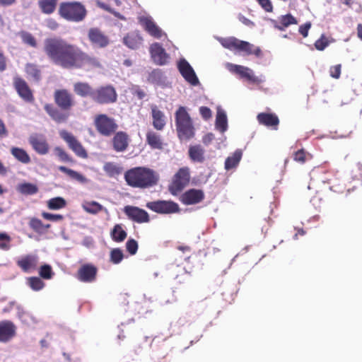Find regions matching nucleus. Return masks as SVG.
I'll list each match as a JSON object with an SVG mask.
<instances>
[{
    "instance_id": "7",
    "label": "nucleus",
    "mask_w": 362,
    "mask_h": 362,
    "mask_svg": "<svg viewBox=\"0 0 362 362\" xmlns=\"http://www.w3.org/2000/svg\"><path fill=\"white\" fill-rule=\"evenodd\" d=\"M219 42L224 48L231 51L243 53L246 55L253 54L257 57L262 55V50L259 47H255L253 44L240 40L235 37L221 38Z\"/></svg>"
},
{
    "instance_id": "23",
    "label": "nucleus",
    "mask_w": 362,
    "mask_h": 362,
    "mask_svg": "<svg viewBox=\"0 0 362 362\" xmlns=\"http://www.w3.org/2000/svg\"><path fill=\"white\" fill-rule=\"evenodd\" d=\"M139 22L144 29L152 37L157 39H160L162 37V30L151 17L141 16L139 18Z\"/></svg>"
},
{
    "instance_id": "47",
    "label": "nucleus",
    "mask_w": 362,
    "mask_h": 362,
    "mask_svg": "<svg viewBox=\"0 0 362 362\" xmlns=\"http://www.w3.org/2000/svg\"><path fill=\"white\" fill-rule=\"evenodd\" d=\"M103 169L109 177H115L121 173V168L113 163H106Z\"/></svg>"
},
{
    "instance_id": "16",
    "label": "nucleus",
    "mask_w": 362,
    "mask_h": 362,
    "mask_svg": "<svg viewBox=\"0 0 362 362\" xmlns=\"http://www.w3.org/2000/svg\"><path fill=\"white\" fill-rule=\"evenodd\" d=\"M230 71L253 84L259 85L264 81L262 77L255 76L252 69L244 66L231 65Z\"/></svg>"
},
{
    "instance_id": "46",
    "label": "nucleus",
    "mask_w": 362,
    "mask_h": 362,
    "mask_svg": "<svg viewBox=\"0 0 362 362\" xmlns=\"http://www.w3.org/2000/svg\"><path fill=\"white\" fill-rule=\"evenodd\" d=\"M28 284L35 291L42 289L45 285L44 281L40 277L37 276L29 277L28 279Z\"/></svg>"
},
{
    "instance_id": "1",
    "label": "nucleus",
    "mask_w": 362,
    "mask_h": 362,
    "mask_svg": "<svg viewBox=\"0 0 362 362\" xmlns=\"http://www.w3.org/2000/svg\"><path fill=\"white\" fill-rule=\"evenodd\" d=\"M43 51L53 64L63 69L91 71L103 68L100 58L61 37L45 39Z\"/></svg>"
},
{
    "instance_id": "2",
    "label": "nucleus",
    "mask_w": 362,
    "mask_h": 362,
    "mask_svg": "<svg viewBox=\"0 0 362 362\" xmlns=\"http://www.w3.org/2000/svg\"><path fill=\"white\" fill-rule=\"evenodd\" d=\"M53 97L59 108L52 103H46L44 110L57 123L66 122L70 115L69 112L75 105L74 95L67 89L62 88L55 90Z\"/></svg>"
},
{
    "instance_id": "24",
    "label": "nucleus",
    "mask_w": 362,
    "mask_h": 362,
    "mask_svg": "<svg viewBox=\"0 0 362 362\" xmlns=\"http://www.w3.org/2000/svg\"><path fill=\"white\" fill-rule=\"evenodd\" d=\"M17 266L24 272H30L37 268L38 257L34 255H26L16 262Z\"/></svg>"
},
{
    "instance_id": "52",
    "label": "nucleus",
    "mask_w": 362,
    "mask_h": 362,
    "mask_svg": "<svg viewBox=\"0 0 362 362\" xmlns=\"http://www.w3.org/2000/svg\"><path fill=\"white\" fill-rule=\"evenodd\" d=\"M21 38L24 43L33 47H37V42L35 38L33 36L32 34L27 33V32H23L21 33Z\"/></svg>"
},
{
    "instance_id": "25",
    "label": "nucleus",
    "mask_w": 362,
    "mask_h": 362,
    "mask_svg": "<svg viewBox=\"0 0 362 362\" xmlns=\"http://www.w3.org/2000/svg\"><path fill=\"white\" fill-rule=\"evenodd\" d=\"M129 137L126 132L120 131L115 133L112 140L114 150L117 152L124 151L129 146Z\"/></svg>"
},
{
    "instance_id": "34",
    "label": "nucleus",
    "mask_w": 362,
    "mask_h": 362,
    "mask_svg": "<svg viewBox=\"0 0 362 362\" xmlns=\"http://www.w3.org/2000/svg\"><path fill=\"white\" fill-rule=\"evenodd\" d=\"M11 155L20 163L23 164H28L31 159L29 154L23 148L13 146L11 150Z\"/></svg>"
},
{
    "instance_id": "28",
    "label": "nucleus",
    "mask_w": 362,
    "mask_h": 362,
    "mask_svg": "<svg viewBox=\"0 0 362 362\" xmlns=\"http://www.w3.org/2000/svg\"><path fill=\"white\" fill-rule=\"evenodd\" d=\"M189 159L194 163H204L205 160V150L199 145H192L188 149Z\"/></svg>"
},
{
    "instance_id": "59",
    "label": "nucleus",
    "mask_w": 362,
    "mask_h": 362,
    "mask_svg": "<svg viewBox=\"0 0 362 362\" xmlns=\"http://www.w3.org/2000/svg\"><path fill=\"white\" fill-rule=\"evenodd\" d=\"M13 308H16L18 310H23V308L20 305H18L16 301H11L9 302L8 306L4 309V312H9Z\"/></svg>"
},
{
    "instance_id": "38",
    "label": "nucleus",
    "mask_w": 362,
    "mask_h": 362,
    "mask_svg": "<svg viewBox=\"0 0 362 362\" xmlns=\"http://www.w3.org/2000/svg\"><path fill=\"white\" fill-rule=\"evenodd\" d=\"M58 169L59 171L66 174L71 179L75 180L81 183H85L87 182V179L83 175L72 169L62 165L59 166Z\"/></svg>"
},
{
    "instance_id": "9",
    "label": "nucleus",
    "mask_w": 362,
    "mask_h": 362,
    "mask_svg": "<svg viewBox=\"0 0 362 362\" xmlns=\"http://www.w3.org/2000/svg\"><path fill=\"white\" fill-rule=\"evenodd\" d=\"M190 181V170L188 167L180 168L173 175L170 183L168 185L169 192L177 196L180 194Z\"/></svg>"
},
{
    "instance_id": "63",
    "label": "nucleus",
    "mask_w": 362,
    "mask_h": 362,
    "mask_svg": "<svg viewBox=\"0 0 362 362\" xmlns=\"http://www.w3.org/2000/svg\"><path fill=\"white\" fill-rule=\"evenodd\" d=\"M134 95L140 100L143 99L146 95L144 91L141 89L136 90L134 92Z\"/></svg>"
},
{
    "instance_id": "27",
    "label": "nucleus",
    "mask_w": 362,
    "mask_h": 362,
    "mask_svg": "<svg viewBox=\"0 0 362 362\" xmlns=\"http://www.w3.org/2000/svg\"><path fill=\"white\" fill-rule=\"evenodd\" d=\"M259 124L277 130L279 124V119L274 113L261 112L257 116Z\"/></svg>"
},
{
    "instance_id": "51",
    "label": "nucleus",
    "mask_w": 362,
    "mask_h": 362,
    "mask_svg": "<svg viewBox=\"0 0 362 362\" xmlns=\"http://www.w3.org/2000/svg\"><path fill=\"white\" fill-rule=\"evenodd\" d=\"M329 45V41L327 37L322 34L320 37L317 40L314 44L316 49L323 51Z\"/></svg>"
},
{
    "instance_id": "4",
    "label": "nucleus",
    "mask_w": 362,
    "mask_h": 362,
    "mask_svg": "<svg viewBox=\"0 0 362 362\" xmlns=\"http://www.w3.org/2000/svg\"><path fill=\"white\" fill-rule=\"evenodd\" d=\"M175 127L180 140H189L195 135L193 122L185 107L180 106L175 113Z\"/></svg>"
},
{
    "instance_id": "55",
    "label": "nucleus",
    "mask_w": 362,
    "mask_h": 362,
    "mask_svg": "<svg viewBox=\"0 0 362 362\" xmlns=\"http://www.w3.org/2000/svg\"><path fill=\"white\" fill-rule=\"evenodd\" d=\"M257 1L266 12L273 11V5L270 0H257Z\"/></svg>"
},
{
    "instance_id": "35",
    "label": "nucleus",
    "mask_w": 362,
    "mask_h": 362,
    "mask_svg": "<svg viewBox=\"0 0 362 362\" xmlns=\"http://www.w3.org/2000/svg\"><path fill=\"white\" fill-rule=\"evenodd\" d=\"M110 236L116 243L123 242L127 237V233L121 223L115 224L110 231Z\"/></svg>"
},
{
    "instance_id": "30",
    "label": "nucleus",
    "mask_w": 362,
    "mask_h": 362,
    "mask_svg": "<svg viewBox=\"0 0 362 362\" xmlns=\"http://www.w3.org/2000/svg\"><path fill=\"white\" fill-rule=\"evenodd\" d=\"M94 89L95 88L86 82H76L74 84V93L82 98L89 96L92 99Z\"/></svg>"
},
{
    "instance_id": "62",
    "label": "nucleus",
    "mask_w": 362,
    "mask_h": 362,
    "mask_svg": "<svg viewBox=\"0 0 362 362\" xmlns=\"http://www.w3.org/2000/svg\"><path fill=\"white\" fill-rule=\"evenodd\" d=\"M238 18L241 23L247 26L253 27L255 25V23L252 21L245 17L244 16L240 15Z\"/></svg>"
},
{
    "instance_id": "64",
    "label": "nucleus",
    "mask_w": 362,
    "mask_h": 362,
    "mask_svg": "<svg viewBox=\"0 0 362 362\" xmlns=\"http://www.w3.org/2000/svg\"><path fill=\"white\" fill-rule=\"evenodd\" d=\"M48 27L52 30L57 29L59 26L58 23L54 20H50L47 22Z\"/></svg>"
},
{
    "instance_id": "40",
    "label": "nucleus",
    "mask_w": 362,
    "mask_h": 362,
    "mask_svg": "<svg viewBox=\"0 0 362 362\" xmlns=\"http://www.w3.org/2000/svg\"><path fill=\"white\" fill-rule=\"evenodd\" d=\"M66 206V201L61 197H57L47 202V206L50 210H59Z\"/></svg>"
},
{
    "instance_id": "8",
    "label": "nucleus",
    "mask_w": 362,
    "mask_h": 362,
    "mask_svg": "<svg viewBox=\"0 0 362 362\" xmlns=\"http://www.w3.org/2000/svg\"><path fill=\"white\" fill-rule=\"evenodd\" d=\"M93 124L99 134L106 137L113 135L118 129V124L115 119L105 114L95 115Z\"/></svg>"
},
{
    "instance_id": "12",
    "label": "nucleus",
    "mask_w": 362,
    "mask_h": 362,
    "mask_svg": "<svg viewBox=\"0 0 362 362\" xmlns=\"http://www.w3.org/2000/svg\"><path fill=\"white\" fill-rule=\"evenodd\" d=\"M98 267L91 263L82 264L76 273V278L81 282L90 284L96 281Z\"/></svg>"
},
{
    "instance_id": "42",
    "label": "nucleus",
    "mask_w": 362,
    "mask_h": 362,
    "mask_svg": "<svg viewBox=\"0 0 362 362\" xmlns=\"http://www.w3.org/2000/svg\"><path fill=\"white\" fill-rule=\"evenodd\" d=\"M18 190L23 194L32 195L38 192V188L34 184L23 183L18 185Z\"/></svg>"
},
{
    "instance_id": "45",
    "label": "nucleus",
    "mask_w": 362,
    "mask_h": 362,
    "mask_svg": "<svg viewBox=\"0 0 362 362\" xmlns=\"http://www.w3.org/2000/svg\"><path fill=\"white\" fill-rule=\"evenodd\" d=\"M124 259L123 251L120 248H113L110 252V261L114 264H119Z\"/></svg>"
},
{
    "instance_id": "36",
    "label": "nucleus",
    "mask_w": 362,
    "mask_h": 362,
    "mask_svg": "<svg viewBox=\"0 0 362 362\" xmlns=\"http://www.w3.org/2000/svg\"><path fill=\"white\" fill-rule=\"evenodd\" d=\"M243 156L240 149H237L230 156H228L225 161V168L227 170L235 168L240 163Z\"/></svg>"
},
{
    "instance_id": "37",
    "label": "nucleus",
    "mask_w": 362,
    "mask_h": 362,
    "mask_svg": "<svg viewBox=\"0 0 362 362\" xmlns=\"http://www.w3.org/2000/svg\"><path fill=\"white\" fill-rule=\"evenodd\" d=\"M25 71L33 81L38 82L41 80V71L37 64L28 63L25 64Z\"/></svg>"
},
{
    "instance_id": "54",
    "label": "nucleus",
    "mask_w": 362,
    "mask_h": 362,
    "mask_svg": "<svg viewBox=\"0 0 362 362\" xmlns=\"http://www.w3.org/2000/svg\"><path fill=\"white\" fill-rule=\"evenodd\" d=\"M41 215L45 219L51 221H60L64 219V216L62 214H53L48 212H42Z\"/></svg>"
},
{
    "instance_id": "18",
    "label": "nucleus",
    "mask_w": 362,
    "mask_h": 362,
    "mask_svg": "<svg viewBox=\"0 0 362 362\" xmlns=\"http://www.w3.org/2000/svg\"><path fill=\"white\" fill-rule=\"evenodd\" d=\"M149 52L156 64L163 66L168 63L169 55L160 43L154 42L151 45Z\"/></svg>"
},
{
    "instance_id": "13",
    "label": "nucleus",
    "mask_w": 362,
    "mask_h": 362,
    "mask_svg": "<svg viewBox=\"0 0 362 362\" xmlns=\"http://www.w3.org/2000/svg\"><path fill=\"white\" fill-rule=\"evenodd\" d=\"M13 84L17 93L23 100L29 103L34 102L35 98L33 91L23 78L15 76Z\"/></svg>"
},
{
    "instance_id": "19",
    "label": "nucleus",
    "mask_w": 362,
    "mask_h": 362,
    "mask_svg": "<svg viewBox=\"0 0 362 362\" xmlns=\"http://www.w3.org/2000/svg\"><path fill=\"white\" fill-rule=\"evenodd\" d=\"M124 212L130 220L139 223H148L150 221L148 214L136 206H126Z\"/></svg>"
},
{
    "instance_id": "44",
    "label": "nucleus",
    "mask_w": 362,
    "mask_h": 362,
    "mask_svg": "<svg viewBox=\"0 0 362 362\" xmlns=\"http://www.w3.org/2000/svg\"><path fill=\"white\" fill-rule=\"evenodd\" d=\"M227 127L226 115L223 112H218L216 119V127L221 132H224L227 129Z\"/></svg>"
},
{
    "instance_id": "14",
    "label": "nucleus",
    "mask_w": 362,
    "mask_h": 362,
    "mask_svg": "<svg viewBox=\"0 0 362 362\" xmlns=\"http://www.w3.org/2000/svg\"><path fill=\"white\" fill-rule=\"evenodd\" d=\"M60 136L77 156L82 158H86L88 157L86 149L72 134L66 130H62L60 132Z\"/></svg>"
},
{
    "instance_id": "10",
    "label": "nucleus",
    "mask_w": 362,
    "mask_h": 362,
    "mask_svg": "<svg viewBox=\"0 0 362 362\" xmlns=\"http://www.w3.org/2000/svg\"><path fill=\"white\" fill-rule=\"evenodd\" d=\"M117 93L112 85L100 86L94 89L92 100L99 105L112 104L117 101Z\"/></svg>"
},
{
    "instance_id": "43",
    "label": "nucleus",
    "mask_w": 362,
    "mask_h": 362,
    "mask_svg": "<svg viewBox=\"0 0 362 362\" xmlns=\"http://www.w3.org/2000/svg\"><path fill=\"white\" fill-rule=\"evenodd\" d=\"M11 237L5 232L0 233V250L8 251L11 248Z\"/></svg>"
},
{
    "instance_id": "48",
    "label": "nucleus",
    "mask_w": 362,
    "mask_h": 362,
    "mask_svg": "<svg viewBox=\"0 0 362 362\" xmlns=\"http://www.w3.org/2000/svg\"><path fill=\"white\" fill-rule=\"evenodd\" d=\"M29 226L35 232L42 233L44 232V223L37 218H31L29 221Z\"/></svg>"
},
{
    "instance_id": "50",
    "label": "nucleus",
    "mask_w": 362,
    "mask_h": 362,
    "mask_svg": "<svg viewBox=\"0 0 362 362\" xmlns=\"http://www.w3.org/2000/svg\"><path fill=\"white\" fill-rule=\"evenodd\" d=\"M53 274L52 269L49 264H44L39 269V275L44 279H52Z\"/></svg>"
},
{
    "instance_id": "56",
    "label": "nucleus",
    "mask_w": 362,
    "mask_h": 362,
    "mask_svg": "<svg viewBox=\"0 0 362 362\" xmlns=\"http://www.w3.org/2000/svg\"><path fill=\"white\" fill-rule=\"evenodd\" d=\"M341 64H337L334 66H332L329 69V74L330 76L334 78H339L341 75Z\"/></svg>"
},
{
    "instance_id": "17",
    "label": "nucleus",
    "mask_w": 362,
    "mask_h": 362,
    "mask_svg": "<svg viewBox=\"0 0 362 362\" xmlns=\"http://www.w3.org/2000/svg\"><path fill=\"white\" fill-rule=\"evenodd\" d=\"M88 38L92 45L99 48H105L110 42L109 37L98 28H91L88 30Z\"/></svg>"
},
{
    "instance_id": "11",
    "label": "nucleus",
    "mask_w": 362,
    "mask_h": 362,
    "mask_svg": "<svg viewBox=\"0 0 362 362\" xmlns=\"http://www.w3.org/2000/svg\"><path fill=\"white\" fill-rule=\"evenodd\" d=\"M147 208L158 214H176L179 213L180 208L176 202L173 201L158 200L150 202L146 204Z\"/></svg>"
},
{
    "instance_id": "53",
    "label": "nucleus",
    "mask_w": 362,
    "mask_h": 362,
    "mask_svg": "<svg viewBox=\"0 0 362 362\" xmlns=\"http://www.w3.org/2000/svg\"><path fill=\"white\" fill-rule=\"evenodd\" d=\"M126 250L131 255H134L138 250V243L134 239H129L126 243Z\"/></svg>"
},
{
    "instance_id": "20",
    "label": "nucleus",
    "mask_w": 362,
    "mask_h": 362,
    "mask_svg": "<svg viewBox=\"0 0 362 362\" xmlns=\"http://www.w3.org/2000/svg\"><path fill=\"white\" fill-rule=\"evenodd\" d=\"M17 327L11 320L0 321V342L7 343L16 335Z\"/></svg>"
},
{
    "instance_id": "32",
    "label": "nucleus",
    "mask_w": 362,
    "mask_h": 362,
    "mask_svg": "<svg viewBox=\"0 0 362 362\" xmlns=\"http://www.w3.org/2000/svg\"><path fill=\"white\" fill-rule=\"evenodd\" d=\"M298 23V21L296 18L293 16L291 14L288 13L286 15H283L279 17V22L276 23L274 21V28L279 30L283 31L286 29V28L288 27L291 25H296Z\"/></svg>"
},
{
    "instance_id": "39",
    "label": "nucleus",
    "mask_w": 362,
    "mask_h": 362,
    "mask_svg": "<svg viewBox=\"0 0 362 362\" xmlns=\"http://www.w3.org/2000/svg\"><path fill=\"white\" fill-rule=\"evenodd\" d=\"M313 155L304 148L299 149L293 153V159L294 161L304 164L306 161L313 158Z\"/></svg>"
},
{
    "instance_id": "57",
    "label": "nucleus",
    "mask_w": 362,
    "mask_h": 362,
    "mask_svg": "<svg viewBox=\"0 0 362 362\" xmlns=\"http://www.w3.org/2000/svg\"><path fill=\"white\" fill-rule=\"evenodd\" d=\"M199 112H200V115H202V117H203V119H204L206 120L209 119V118L211 117V111L207 107L202 106L199 108Z\"/></svg>"
},
{
    "instance_id": "29",
    "label": "nucleus",
    "mask_w": 362,
    "mask_h": 362,
    "mask_svg": "<svg viewBox=\"0 0 362 362\" xmlns=\"http://www.w3.org/2000/svg\"><path fill=\"white\" fill-rule=\"evenodd\" d=\"M146 141L152 149L162 150L163 141L161 136L156 132L150 130L146 134Z\"/></svg>"
},
{
    "instance_id": "58",
    "label": "nucleus",
    "mask_w": 362,
    "mask_h": 362,
    "mask_svg": "<svg viewBox=\"0 0 362 362\" xmlns=\"http://www.w3.org/2000/svg\"><path fill=\"white\" fill-rule=\"evenodd\" d=\"M311 27V23L307 22L299 27V33L303 35V37H306L308 35V30Z\"/></svg>"
},
{
    "instance_id": "33",
    "label": "nucleus",
    "mask_w": 362,
    "mask_h": 362,
    "mask_svg": "<svg viewBox=\"0 0 362 362\" xmlns=\"http://www.w3.org/2000/svg\"><path fill=\"white\" fill-rule=\"evenodd\" d=\"M57 3L58 0H38L37 5L42 13L50 15L55 11Z\"/></svg>"
},
{
    "instance_id": "31",
    "label": "nucleus",
    "mask_w": 362,
    "mask_h": 362,
    "mask_svg": "<svg viewBox=\"0 0 362 362\" xmlns=\"http://www.w3.org/2000/svg\"><path fill=\"white\" fill-rule=\"evenodd\" d=\"M142 37L137 33H128L123 38V43L132 49H136L139 48L142 42Z\"/></svg>"
},
{
    "instance_id": "22",
    "label": "nucleus",
    "mask_w": 362,
    "mask_h": 362,
    "mask_svg": "<svg viewBox=\"0 0 362 362\" xmlns=\"http://www.w3.org/2000/svg\"><path fill=\"white\" fill-rule=\"evenodd\" d=\"M152 125L157 131H163L166 126L167 117L165 113L157 105H151Z\"/></svg>"
},
{
    "instance_id": "26",
    "label": "nucleus",
    "mask_w": 362,
    "mask_h": 362,
    "mask_svg": "<svg viewBox=\"0 0 362 362\" xmlns=\"http://www.w3.org/2000/svg\"><path fill=\"white\" fill-rule=\"evenodd\" d=\"M29 143L33 148L40 155H45L49 151V144L42 136L36 134L30 136Z\"/></svg>"
},
{
    "instance_id": "61",
    "label": "nucleus",
    "mask_w": 362,
    "mask_h": 362,
    "mask_svg": "<svg viewBox=\"0 0 362 362\" xmlns=\"http://www.w3.org/2000/svg\"><path fill=\"white\" fill-rule=\"evenodd\" d=\"M214 139V135L212 133H208L202 138V142L208 146Z\"/></svg>"
},
{
    "instance_id": "6",
    "label": "nucleus",
    "mask_w": 362,
    "mask_h": 362,
    "mask_svg": "<svg viewBox=\"0 0 362 362\" xmlns=\"http://www.w3.org/2000/svg\"><path fill=\"white\" fill-rule=\"evenodd\" d=\"M312 179H317L323 183L329 185V189L335 192H341L344 189L343 182L338 177L334 170L324 166L313 168L310 172Z\"/></svg>"
},
{
    "instance_id": "15",
    "label": "nucleus",
    "mask_w": 362,
    "mask_h": 362,
    "mask_svg": "<svg viewBox=\"0 0 362 362\" xmlns=\"http://www.w3.org/2000/svg\"><path fill=\"white\" fill-rule=\"evenodd\" d=\"M205 198L204 192L199 189H189L182 193L179 199L186 206L195 205L201 203Z\"/></svg>"
},
{
    "instance_id": "21",
    "label": "nucleus",
    "mask_w": 362,
    "mask_h": 362,
    "mask_svg": "<svg viewBox=\"0 0 362 362\" xmlns=\"http://www.w3.org/2000/svg\"><path fill=\"white\" fill-rule=\"evenodd\" d=\"M178 69L181 75L186 81L192 86H197L199 83V79L196 74L190 66V64L185 59H181L178 63Z\"/></svg>"
},
{
    "instance_id": "3",
    "label": "nucleus",
    "mask_w": 362,
    "mask_h": 362,
    "mask_svg": "<svg viewBox=\"0 0 362 362\" xmlns=\"http://www.w3.org/2000/svg\"><path fill=\"white\" fill-rule=\"evenodd\" d=\"M159 179L158 173L147 167H135L124 173V180L129 186L142 189L157 185Z\"/></svg>"
},
{
    "instance_id": "41",
    "label": "nucleus",
    "mask_w": 362,
    "mask_h": 362,
    "mask_svg": "<svg viewBox=\"0 0 362 362\" xmlns=\"http://www.w3.org/2000/svg\"><path fill=\"white\" fill-rule=\"evenodd\" d=\"M83 208L86 212L91 214H96L103 211L107 212V209L104 208L100 204L95 201L87 202L83 206Z\"/></svg>"
},
{
    "instance_id": "49",
    "label": "nucleus",
    "mask_w": 362,
    "mask_h": 362,
    "mask_svg": "<svg viewBox=\"0 0 362 362\" xmlns=\"http://www.w3.org/2000/svg\"><path fill=\"white\" fill-rule=\"evenodd\" d=\"M56 156L60 160L67 163H73V158L61 147L57 146L54 149Z\"/></svg>"
},
{
    "instance_id": "5",
    "label": "nucleus",
    "mask_w": 362,
    "mask_h": 362,
    "mask_svg": "<svg viewBox=\"0 0 362 362\" xmlns=\"http://www.w3.org/2000/svg\"><path fill=\"white\" fill-rule=\"evenodd\" d=\"M58 13L67 21L78 23L86 18L87 10L79 1H63L59 4Z\"/></svg>"
},
{
    "instance_id": "60",
    "label": "nucleus",
    "mask_w": 362,
    "mask_h": 362,
    "mask_svg": "<svg viewBox=\"0 0 362 362\" xmlns=\"http://www.w3.org/2000/svg\"><path fill=\"white\" fill-rule=\"evenodd\" d=\"M8 135V130L4 121L0 119V137H5Z\"/></svg>"
}]
</instances>
